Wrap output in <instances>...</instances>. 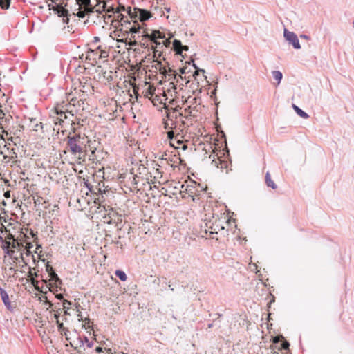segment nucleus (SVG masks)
Returning <instances> with one entry per match:
<instances>
[{
    "label": "nucleus",
    "instance_id": "5",
    "mask_svg": "<svg viewBox=\"0 0 354 354\" xmlns=\"http://www.w3.org/2000/svg\"><path fill=\"white\" fill-rule=\"evenodd\" d=\"M144 30L148 32L147 28H144L142 26L138 23V21H134L132 25L127 27L125 34L128 35L129 32L131 34L141 33V37H142V39H144L145 38L142 37Z\"/></svg>",
    "mask_w": 354,
    "mask_h": 354
},
{
    "label": "nucleus",
    "instance_id": "41",
    "mask_svg": "<svg viewBox=\"0 0 354 354\" xmlns=\"http://www.w3.org/2000/svg\"><path fill=\"white\" fill-rule=\"evenodd\" d=\"M46 270L48 272V273H50L51 272V270H53V268L49 265L48 262L46 266Z\"/></svg>",
    "mask_w": 354,
    "mask_h": 354
},
{
    "label": "nucleus",
    "instance_id": "32",
    "mask_svg": "<svg viewBox=\"0 0 354 354\" xmlns=\"http://www.w3.org/2000/svg\"><path fill=\"white\" fill-rule=\"evenodd\" d=\"M84 185L85 187H86L89 192H92V189H93V187L92 185L89 183L88 180H86L85 178H84Z\"/></svg>",
    "mask_w": 354,
    "mask_h": 354
},
{
    "label": "nucleus",
    "instance_id": "14",
    "mask_svg": "<svg viewBox=\"0 0 354 354\" xmlns=\"http://www.w3.org/2000/svg\"><path fill=\"white\" fill-rule=\"evenodd\" d=\"M93 12L91 13L94 14L95 12H97V14H102V12L105 11L106 10V3L104 2L99 3L95 6H93Z\"/></svg>",
    "mask_w": 354,
    "mask_h": 354
},
{
    "label": "nucleus",
    "instance_id": "2",
    "mask_svg": "<svg viewBox=\"0 0 354 354\" xmlns=\"http://www.w3.org/2000/svg\"><path fill=\"white\" fill-rule=\"evenodd\" d=\"M66 6H70L74 15L84 18L86 15L91 16L93 12L91 0H66Z\"/></svg>",
    "mask_w": 354,
    "mask_h": 354
},
{
    "label": "nucleus",
    "instance_id": "39",
    "mask_svg": "<svg viewBox=\"0 0 354 354\" xmlns=\"http://www.w3.org/2000/svg\"><path fill=\"white\" fill-rule=\"evenodd\" d=\"M169 73L170 74H169V75H172L174 76V78H176V76L178 75V74L176 73V72L175 71H173L172 69L169 68Z\"/></svg>",
    "mask_w": 354,
    "mask_h": 354
},
{
    "label": "nucleus",
    "instance_id": "45",
    "mask_svg": "<svg viewBox=\"0 0 354 354\" xmlns=\"http://www.w3.org/2000/svg\"><path fill=\"white\" fill-rule=\"evenodd\" d=\"M180 73L181 74H185L187 73V67H182L180 68Z\"/></svg>",
    "mask_w": 354,
    "mask_h": 354
},
{
    "label": "nucleus",
    "instance_id": "37",
    "mask_svg": "<svg viewBox=\"0 0 354 354\" xmlns=\"http://www.w3.org/2000/svg\"><path fill=\"white\" fill-rule=\"evenodd\" d=\"M68 333H69V330L68 328H66V329H64V330L62 331V335H64L65 336L66 340L70 339V338L68 337Z\"/></svg>",
    "mask_w": 354,
    "mask_h": 354
},
{
    "label": "nucleus",
    "instance_id": "38",
    "mask_svg": "<svg viewBox=\"0 0 354 354\" xmlns=\"http://www.w3.org/2000/svg\"><path fill=\"white\" fill-rule=\"evenodd\" d=\"M90 150L91 151V154L89 156V159L93 160L94 157H95V151L96 149L95 148L94 149H93L92 148H90Z\"/></svg>",
    "mask_w": 354,
    "mask_h": 354
},
{
    "label": "nucleus",
    "instance_id": "42",
    "mask_svg": "<svg viewBox=\"0 0 354 354\" xmlns=\"http://www.w3.org/2000/svg\"><path fill=\"white\" fill-rule=\"evenodd\" d=\"M167 117L169 118L170 117H175L176 118L177 117V115H176V111L174 110L172 113H167Z\"/></svg>",
    "mask_w": 354,
    "mask_h": 354
},
{
    "label": "nucleus",
    "instance_id": "11",
    "mask_svg": "<svg viewBox=\"0 0 354 354\" xmlns=\"http://www.w3.org/2000/svg\"><path fill=\"white\" fill-rule=\"evenodd\" d=\"M0 295H1V299H2V301L3 302L5 306L8 308V309H10L11 308V304L10 302V300H9V296H8V294L7 293V292L3 289L1 287H0Z\"/></svg>",
    "mask_w": 354,
    "mask_h": 354
},
{
    "label": "nucleus",
    "instance_id": "21",
    "mask_svg": "<svg viewBox=\"0 0 354 354\" xmlns=\"http://www.w3.org/2000/svg\"><path fill=\"white\" fill-rule=\"evenodd\" d=\"M136 8L132 9L131 7H128L127 8H126L125 11L127 12V13L131 19H136L137 12H136Z\"/></svg>",
    "mask_w": 354,
    "mask_h": 354
},
{
    "label": "nucleus",
    "instance_id": "63",
    "mask_svg": "<svg viewBox=\"0 0 354 354\" xmlns=\"http://www.w3.org/2000/svg\"><path fill=\"white\" fill-rule=\"evenodd\" d=\"M37 276H38V275H37V273H35V274H34V277H37Z\"/></svg>",
    "mask_w": 354,
    "mask_h": 354
},
{
    "label": "nucleus",
    "instance_id": "59",
    "mask_svg": "<svg viewBox=\"0 0 354 354\" xmlns=\"http://www.w3.org/2000/svg\"><path fill=\"white\" fill-rule=\"evenodd\" d=\"M3 115L4 114L3 113L2 111H0V115Z\"/></svg>",
    "mask_w": 354,
    "mask_h": 354
},
{
    "label": "nucleus",
    "instance_id": "56",
    "mask_svg": "<svg viewBox=\"0 0 354 354\" xmlns=\"http://www.w3.org/2000/svg\"><path fill=\"white\" fill-rule=\"evenodd\" d=\"M212 326H213V324H209L208 325V328H212Z\"/></svg>",
    "mask_w": 354,
    "mask_h": 354
},
{
    "label": "nucleus",
    "instance_id": "27",
    "mask_svg": "<svg viewBox=\"0 0 354 354\" xmlns=\"http://www.w3.org/2000/svg\"><path fill=\"white\" fill-rule=\"evenodd\" d=\"M191 63H192V66L196 69L194 75H198L199 72H202L203 73H205V70L199 68L193 60L190 61L189 62V64H191Z\"/></svg>",
    "mask_w": 354,
    "mask_h": 354
},
{
    "label": "nucleus",
    "instance_id": "40",
    "mask_svg": "<svg viewBox=\"0 0 354 354\" xmlns=\"http://www.w3.org/2000/svg\"><path fill=\"white\" fill-rule=\"evenodd\" d=\"M174 136V133L171 131L167 132V137L169 139L172 140Z\"/></svg>",
    "mask_w": 354,
    "mask_h": 354
},
{
    "label": "nucleus",
    "instance_id": "20",
    "mask_svg": "<svg viewBox=\"0 0 354 354\" xmlns=\"http://www.w3.org/2000/svg\"><path fill=\"white\" fill-rule=\"evenodd\" d=\"M72 304V303L66 299H64L63 301V306H64V308L65 309V312L64 313L66 315H71V313L68 312L69 310H73V308H71L69 306H71Z\"/></svg>",
    "mask_w": 354,
    "mask_h": 354
},
{
    "label": "nucleus",
    "instance_id": "50",
    "mask_svg": "<svg viewBox=\"0 0 354 354\" xmlns=\"http://www.w3.org/2000/svg\"><path fill=\"white\" fill-rule=\"evenodd\" d=\"M300 37L306 39H309V37L308 35H301Z\"/></svg>",
    "mask_w": 354,
    "mask_h": 354
},
{
    "label": "nucleus",
    "instance_id": "6",
    "mask_svg": "<svg viewBox=\"0 0 354 354\" xmlns=\"http://www.w3.org/2000/svg\"><path fill=\"white\" fill-rule=\"evenodd\" d=\"M66 6H64V5L54 6L51 9L56 12L59 17H63L64 22L68 24L69 21V19L68 17V10L66 8ZM68 7L70 8V6Z\"/></svg>",
    "mask_w": 354,
    "mask_h": 354
},
{
    "label": "nucleus",
    "instance_id": "18",
    "mask_svg": "<svg viewBox=\"0 0 354 354\" xmlns=\"http://www.w3.org/2000/svg\"><path fill=\"white\" fill-rule=\"evenodd\" d=\"M272 75L273 78L277 81V84H279L283 77L282 73L279 71H273Z\"/></svg>",
    "mask_w": 354,
    "mask_h": 354
},
{
    "label": "nucleus",
    "instance_id": "22",
    "mask_svg": "<svg viewBox=\"0 0 354 354\" xmlns=\"http://www.w3.org/2000/svg\"><path fill=\"white\" fill-rule=\"evenodd\" d=\"M55 114L59 116V118H63L64 120L67 118L66 111L62 109H59L58 107L55 108Z\"/></svg>",
    "mask_w": 354,
    "mask_h": 354
},
{
    "label": "nucleus",
    "instance_id": "1",
    "mask_svg": "<svg viewBox=\"0 0 354 354\" xmlns=\"http://www.w3.org/2000/svg\"><path fill=\"white\" fill-rule=\"evenodd\" d=\"M89 142L86 136L80 134L69 135L67 137V145L71 153L79 158L87 151V144Z\"/></svg>",
    "mask_w": 354,
    "mask_h": 354
},
{
    "label": "nucleus",
    "instance_id": "52",
    "mask_svg": "<svg viewBox=\"0 0 354 354\" xmlns=\"http://www.w3.org/2000/svg\"><path fill=\"white\" fill-rule=\"evenodd\" d=\"M165 9L166 10V11H167V12H170V10H171L170 8H165Z\"/></svg>",
    "mask_w": 354,
    "mask_h": 354
},
{
    "label": "nucleus",
    "instance_id": "49",
    "mask_svg": "<svg viewBox=\"0 0 354 354\" xmlns=\"http://www.w3.org/2000/svg\"><path fill=\"white\" fill-rule=\"evenodd\" d=\"M104 219H106L105 222H106L107 223H112V219H111L110 217H109V220L106 218V217H104Z\"/></svg>",
    "mask_w": 354,
    "mask_h": 354
},
{
    "label": "nucleus",
    "instance_id": "30",
    "mask_svg": "<svg viewBox=\"0 0 354 354\" xmlns=\"http://www.w3.org/2000/svg\"><path fill=\"white\" fill-rule=\"evenodd\" d=\"M50 1L53 3H55V6H62L64 5L66 6V0H50Z\"/></svg>",
    "mask_w": 354,
    "mask_h": 354
},
{
    "label": "nucleus",
    "instance_id": "51",
    "mask_svg": "<svg viewBox=\"0 0 354 354\" xmlns=\"http://www.w3.org/2000/svg\"><path fill=\"white\" fill-rule=\"evenodd\" d=\"M100 37H95L94 39H93V42L96 43V42H98L100 41Z\"/></svg>",
    "mask_w": 354,
    "mask_h": 354
},
{
    "label": "nucleus",
    "instance_id": "58",
    "mask_svg": "<svg viewBox=\"0 0 354 354\" xmlns=\"http://www.w3.org/2000/svg\"><path fill=\"white\" fill-rule=\"evenodd\" d=\"M117 41L118 42H122V41H123V39H118Z\"/></svg>",
    "mask_w": 354,
    "mask_h": 354
},
{
    "label": "nucleus",
    "instance_id": "9",
    "mask_svg": "<svg viewBox=\"0 0 354 354\" xmlns=\"http://www.w3.org/2000/svg\"><path fill=\"white\" fill-rule=\"evenodd\" d=\"M173 49L176 54L182 55L183 51H187L189 50L188 46H183L181 41L178 39H174L173 41Z\"/></svg>",
    "mask_w": 354,
    "mask_h": 354
},
{
    "label": "nucleus",
    "instance_id": "8",
    "mask_svg": "<svg viewBox=\"0 0 354 354\" xmlns=\"http://www.w3.org/2000/svg\"><path fill=\"white\" fill-rule=\"evenodd\" d=\"M136 12H137L136 18L142 24L152 17L151 12L145 9L136 8Z\"/></svg>",
    "mask_w": 354,
    "mask_h": 354
},
{
    "label": "nucleus",
    "instance_id": "3",
    "mask_svg": "<svg viewBox=\"0 0 354 354\" xmlns=\"http://www.w3.org/2000/svg\"><path fill=\"white\" fill-rule=\"evenodd\" d=\"M142 37L156 44L155 46H151L155 57H160L162 55L161 52L158 49V48L162 47L163 46L168 47L170 45V41L169 39H165L162 41H158V39L165 38V35L160 30H151L150 33L144 30Z\"/></svg>",
    "mask_w": 354,
    "mask_h": 354
},
{
    "label": "nucleus",
    "instance_id": "44",
    "mask_svg": "<svg viewBox=\"0 0 354 354\" xmlns=\"http://www.w3.org/2000/svg\"><path fill=\"white\" fill-rule=\"evenodd\" d=\"M113 34H114V36H115V37L120 36V33L119 32V30L113 31ZM110 37H113L112 33L110 34Z\"/></svg>",
    "mask_w": 354,
    "mask_h": 354
},
{
    "label": "nucleus",
    "instance_id": "35",
    "mask_svg": "<svg viewBox=\"0 0 354 354\" xmlns=\"http://www.w3.org/2000/svg\"><path fill=\"white\" fill-rule=\"evenodd\" d=\"M105 11H106V12H113V13H114V14H117V13L115 12V8H114V7H113V6H109V7H108V8L106 6V10H105Z\"/></svg>",
    "mask_w": 354,
    "mask_h": 354
},
{
    "label": "nucleus",
    "instance_id": "17",
    "mask_svg": "<svg viewBox=\"0 0 354 354\" xmlns=\"http://www.w3.org/2000/svg\"><path fill=\"white\" fill-rule=\"evenodd\" d=\"M266 183L268 187H271L273 189H277V185L274 183V182L271 179L270 174L268 171L266 174Z\"/></svg>",
    "mask_w": 354,
    "mask_h": 354
},
{
    "label": "nucleus",
    "instance_id": "60",
    "mask_svg": "<svg viewBox=\"0 0 354 354\" xmlns=\"http://www.w3.org/2000/svg\"><path fill=\"white\" fill-rule=\"evenodd\" d=\"M29 274H30V275H31V276H32V275H33V274H32V272H31V270L29 272Z\"/></svg>",
    "mask_w": 354,
    "mask_h": 354
},
{
    "label": "nucleus",
    "instance_id": "26",
    "mask_svg": "<svg viewBox=\"0 0 354 354\" xmlns=\"http://www.w3.org/2000/svg\"><path fill=\"white\" fill-rule=\"evenodd\" d=\"M10 0H0V6L3 9H8L10 7Z\"/></svg>",
    "mask_w": 354,
    "mask_h": 354
},
{
    "label": "nucleus",
    "instance_id": "55",
    "mask_svg": "<svg viewBox=\"0 0 354 354\" xmlns=\"http://www.w3.org/2000/svg\"><path fill=\"white\" fill-rule=\"evenodd\" d=\"M187 148V145H184L183 146V150H185Z\"/></svg>",
    "mask_w": 354,
    "mask_h": 354
},
{
    "label": "nucleus",
    "instance_id": "10",
    "mask_svg": "<svg viewBox=\"0 0 354 354\" xmlns=\"http://www.w3.org/2000/svg\"><path fill=\"white\" fill-rule=\"evenodd\" d=\"M26 120L28 121V126L30 128L32 129V130L35 131H38L39 127H40L41 129L43 128V124L41 122H39L35 118L29 117L26 118Z\"/></svg>",
    "mask_w": 354,
    "mask_h": 354
},
{
    "label": "nucleus",
    "instance_id": "15",
    "mask_svg": "<svg viewBox=\"0 0 354 354\" xmlns=\"http://www.w3.org/2000/svg\"><path fill=\"white\" fill-rule=\"evenodd\" d=\"M292 108L295 110V111L297 113L298 115H299L301 118L304 119H307L309 118V115L307 113H306L304 111L301 109L299 106H297L295 104H292Z\"/></svg>",
    "mask_w": 354,
    "mask_h": 354
},
{
    "label": "nucleus",
    "instance_id": "24",
    "mask_svg": "<svg viewBox=\"0 0 354 354\" xmlns=\"http://www.w3.org/2000/svg\"><path fill=\"white\" fill-rule=\"evenodd\" d=\"M53 120L55 125H62V123L64 122V120L63 118H59L57 115H52Z\"/></svg>",
    "mask_w": 354,
    "mask_h": 354
},
{
    "label": "nucleus",
    "instance_id": "31",
    "mask_svg": "<svg viewBox=\"0 0 354 354\" xmlns=\"http://www.w3.org/2000/svg\"><path fill=\"white\" fill-rule=\"evenodd\" d=\"M84 344L86 345V347L87 348H92L93 346V342L92 341H89L88 337L86 336H84Z\"/></svg>",
    "mask_w": 354,
    "mask_h": 354
},
{
    "label": "nucleus",
    "instance_id": "13",
    "mask_svg": "<svg viewBox=\"0 0 354 354\" xmlns=\"http://www.w3.org/2000/svg\"><path fill=\"white\" fill-rule=\"evenodd\" d=\"M212 165L217 168H220L221 171L227 167V162L220 159H218L217 160H212Z\"/></svg>",
    "mask_w": 354,
    "mask_h": 354
},
{
    "label": "nucleus",
    "instance_id": "34",
    "mask_svg": "<svg viewBox=\"0 0 354 354\" xmlns=\"http://www.w3.org/2000/svg\"><path fill=\"white\" fill-rule=\"evenodd\" d=\"M289 346L290 343L286 340H284L281 344V348L283 350H288L289 348Z\"/></svg>",
    "mask_w": 354,
    "mask_h": 354
},
{
    "label": "nucleus",
    "instance_id": "62",
    "mask_svg": "<svg viewBox=\"0 0 354 354\" xmlns=\"http://www.w3.org/2000/svg\"><path fill=\"white\" fill-rule=\"evenodd\" d=\"M136 44V42L134 41L133 44H132V46H135Z\"/></svg>",
    "mask_w": 354,
    "mask_h": 354
},
{
    "label": "nucleus",
    "instance_id": "53",
    "mask_svg": "<svg viewBox=\"0 0 354 354\" xmlns=\"http://www.w3.org/2000/svg\"><path fill=\"white\" fill-rule=\"evenodd\" d=\"M168 125H169V124L167 122H165V129L168 128Z\"/></svg>",
    "mask_w": 354,
    "mask_h": 354
},
{
    "label": "nucleus",
    "instance_id": "64",
    "mask_svg": "<svg viewBox=\"0 0 354 354\" xmlns=\"http://www.w3.org/2000/svg\"><path fill=\"white\" fill-rule=\"evenodd\" d=\"M273 354H279V353L275 351Z\"/></svg>",
    "mask_w": 354,
    "mask_h": 354
},
{
    "label": "nucleus",
    "instance_id": "57",
    "mask_svg": "<svg viewBox=\"0 0 354 354\" xmlns=\"http://www.w3.org/2000/svg\"><path fill=\"white\" fill-rule=\"evenodd\" d=\"M30 253H31V252H30V251H29V250H28V251H27V252H26V254H27V255H29Z\"/></svg>",
    "mask_w": 354,
    "mask_h": 354
},
{
    "label": "nucleus",
    "instance_id": "16",
    "mask_svg": "<svg viewBox=\"0 0 354 354\" xmlns=\"http://www.w3.org/2000/svg\"><path fill=\"white\" fill-rule=\"evenodd\" d=\"M155 91L156 88L153 86H149L145 91V96L152 100V97L155 95Z\"/></svg>",
    "mask_w": 354,
    "mask_h": 354
},
{
    "label": "nucleus",
    "instance_id": "7",
    "mask_svg": "<svg viewBox=\"0 0 354 354\" xmlns=\"http://www.w3.org/2000/svg\"><path fill=\"white\" fill-rule=\"evenodd\" d=\"M117 21L118 23V26L115 25L116 28H120V31L122 30V28L127 29V27H129L131 25V21L127 19V17L123 14L118 15L116 17V19L113 20V22Z\"/></svg>",
    "mask_w": 354,
    "mask_h": 354
},
{
    "label": "nucleus",
    "instance_id": "33",
    "mask_svg": "<svg viewBox=\"0 0 354 354\" xmlns=\"http://www.w3.org/2000/svg\"><path fill=\"white\" fill-rule=\"evenodd\" d=\"M282 339H283V335H277V336L272 337V343L278 344Z\"/></svg>",
    "mask_w": 354,
    "mask_h": 354
},
{
    "label": "nucleus",
    "instance_id": "25",
    "mask_svg": "<svg viewBox=\"0 0 354 354\" xmlns=\"http://www.w3.org/2000/svg\"><path fill=\"white\" fill-rule=\"evenodd\" d=\"M48 274L50 277V280L55 281V283L61 281L58 275L55 272L54 270H51V272L48 273Z\"/></svg>",
    "mask_w": 354,
    "mask_h": 354
},
{
    "label": "nucleus",
    "instance_id": "28",
    "mask_svg": "<svg viewBox=\"0 0 354 354\" xmlns=\"http://www.w3.org/2000/svg\"><path fill=\"white\" fill-rule=\"evenodd\" d=\"M67 100L69 102L70 105L76 106L75 102H77V98L71 96V94L68 95Z\"/></svg>",
    "mask_w": 354,
    "mask_h": 354
},
{
    "label": "nucleus",
    "instance_id": "36",
    "mask_svg": "<svg viewBox=\"0 0 354 354\" xmlns=\"http://www.w3.org/2000/svg\"><path fill=\"white\" fill-rule=\"evenodd\" d=\"M57 327H58V330L61 332V333H62V331H64V329H66V328H65L64 326L63 323H59L58 321H57Z\"/></svg>",
    "mask_w": 354,
    "mask_h": 354
},
{
    "label": "nucleus",
    "instance_id": "61",
    "mask_svg": "<svg viewBox=\"0 0 354 354\" xmlns=\"http://www.w3.org/2000/svg\"><path fill=\"white\" fill-rule=\"evenodd\" d=\"M41 248V245H37V248L38 249V248Z\"/></svg>",
    "mask_w": 354,
    "mask_h": 354
},
{
    "label": "nucleus",
    "instance_id": "54",
    "mask_svg": "<svg viewBox=\"0 0 354 354\" xmlns=\"http://www.w3.org/2000/svg\"><path fill=\"white\" fill-rule=\"evenodd\" d=\"M157 100V101H159V99H158V96H157V95H156V96H155V98H154V99H153L152 100Z\"/></svg>",
    "mask_w": 354,
    "mask_h": 354
},
{
    "label": "nucleus",
    "instance_id": "4",
    "mask_svg": "<svg viewBox=\"0 0 354 354\" xmlns=\"http://www.w3.org/2000/svg\"><path fill=\"white\" fill-rule=\"evenodd\" d=\"M283 37L286 41H288L289 44L292 45L295 49H300L301 46L297 35L293 32L284 28Z\"/></svg>",
    "mask_w": 354,
    "mask_h": 354
},
{
    "label": "nucleus",
    "instance_id": "47",
    "mask_svg": "<svg viewBox=\"0 0 354 354\" xmlns=\"http://www.w3.org/2000/svg\"><path fill=\"white\" fill-rule=\"evenodd\" d=\"M95 351L97 353H101V352H102V348L100 346H97L95 348Z\"/></svg>",
    "mask_w": 354,
    "mask_h": 354
},
{
    "label": "nucleus",
    "instance_id": "12",
    "mask_svg": "<svg viewBox=\"0 0 354 354\" xmlns=\"http://www.w3.org/2000/svg\"><path fill=\"white\" fill-rule=\"evenodd\" d=\"M84 345V337L82 338L80 336H78L76 339L73 340V342H69V344H66V346H71L73 348H74L75 349H77V348L79 346V347H82Z\"/></svg>",
    "mask_w": 354,
    "mask_h": 354
},
{
    "label": "nucleus",
    "instance_id": "29",
    "mask_svg": "<svg viewBox=\"0 0 354 354\" xmlns=\"http://www.w3.org/2000/svg\"><path fill=\"white\" fill-rule=\"evenodd\" d=\"M125 10H126L125 6L120 3L118 5V6L117 8H115V12L118 15L122 14L121 12L125 11Z\"/></svg>",
    "mask_w": 354,
    "mask_h": 354
},
{
    "label": "nucleus",
    "instance_id": "19",
    "mask_svg": "<svg viewBox=\"0 0 354 354\" xmlns=\"http://www.w3.org/2000/svg\"><path fill=\"white\" fill-rule=\"evenodd\" d=\"M115 274L116 277H118L122 281H125L127 279V276L126 273L121 270H117L115 272Z\"/></svg>",
    "mask_w": 354,
    "mask_h": 354
},
{
    "label": "nucleus",
    "instance_id": "23",
    "mask_svg": "<svg viewBox=\"0 0 354 354\" xmlns=\"http://www.w3.org/2000/svg\"><path fill=\"white\" fill-rule=\"evenodd\" d=\"M80 307L81 306L80 304H75V308H73V311L76 313L77 317H78V320L80 322L83 320V317L80 310Z\"/></svg>",
    "mask_w": 354,
    "mask_h": 354
},
{
    "label": "nucleus",
    "instance_id": "43",
    "mask_svg": "<svg viewBox=\"0 0 354 354\" xmlns=\"http://www.w3.org/2000/svg\"><path fill=\"white\" fill-rule=\"evenodd\" d=\"M209 233H210V234H214V233H216H216H217V232H216V227H212V226H210V227H209Z\"/></svg>",
    "mask_w": 354,
    "mask_h": 354
},
{
    "label": "nucleus",
    "instance_id": "48",
    "mask_svg": "<svg viewBox=\"0 0 354 354\" xmlns=\"http://www.w3.org/2000/svg\"><path fill=\"white\" fill-rule=\"evenodd\" d=\"M8 271L11 273V272H16L17 270L14 268L10 267L8 268Z\"/></svg>",
    "mask_w": 354,
    "mask_h": 354
},
{
    "label": "nucleus",
    "instance_id": "46",
    "mask_svg": "<svg viewBox=\"0 0 354 354\" xmlns=\"http://www.w3.org/2000/svg\"><path fill=\"white\" fill-rule=\"evenodd\" d=\"M56 297H57L58 299H59V300H62V299L64 300V297H63V295H62V294H57V295H56Z\"/></svg>",
    "mask_w": 354,
    "mask_h": 354
}]
</instances>
